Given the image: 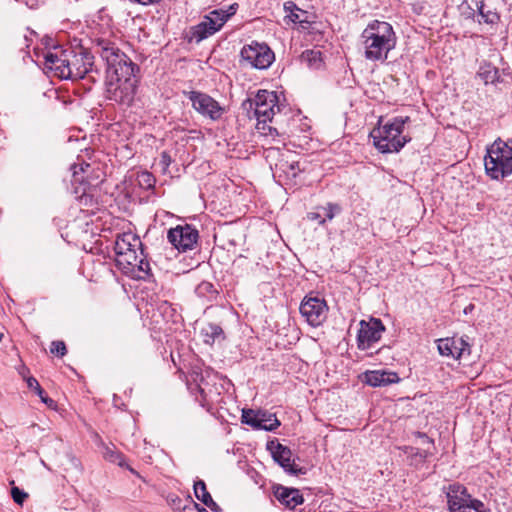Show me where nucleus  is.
I'll use <instances>...</instances> for the list:
<instances>
[{"label":"nucleus","instance_id":"12","mask_svg":"<svg viewBox=\"0 0 512 512\" xmlns=\"http://www.w3.org/2000/svg\"><path fill=\"white\" fill-rule=\"evenodd\" d=\"M242 60L256 69H267L274 61L273 51L266 45L252 43L246 45L241 50Z\"/></svg>","mask_w":512,"mask_h":512},{"label":"nucleus","instance_id":"1","mask_svg":"<svg viewBox=\"0 0 512 512\" xmlns=\"http://www.w3.org/2000/svg\"><path fill=\"white\" fill-rule=\"evenodd\" d=\"M94 49L107 65L105 81L107 99L121 105H131L138 85L135 74L137 66L109 39L96 38Z\"/></svg>","mask_w":512,"mask_h":512},{"label":"nucleus","instance_id":"36","mask_svg":"<svg viewBox=\"0 0 512 512\" xmlns=\"http://www.w3.org/2000/svg\"><path fill=\"white\" fill-rule=\"evenodd\" d=\"M306 14L304 11H294L292 13H289L286 15V18H288L293 23H303L306 22V20L301 18V15Z\"/></svg>","mask_w":512,"mask_h":512},{"label":"nucleus","instance_id":"6","mask_svg":"<svg viewBox=\"0 0 512 512\" xmlns=\"http://www.w3.org/2000/svg\"><path fill=\"white\" fill-rule=\"evenodd\" d=\"M444 491L449 512H490L482 501L473 498L459 483L449 484Z\"/></svg>","mask_w":512,"mask_h":512},{"label":"nucleus","instance_id":"30","mask_svg":"<svg viewBox=\"0 0 512 512\" xmlns=\"http://www.w3.org/2000/svg\"><path fill=\"white\" fill-rule=\"evenodd\" d=\"M452 344H453V341L450 340V338L439 339L438 344H437L439 353L442 356L452 357V354H453Z\"/></svg>","mask_w":512,"mask_h":512},{"label":"nucleus","instance_id":"18","mask_svg":"<svg viewBox=\"0 0 512 512\" xmlns=\"http://www.w3.org/2000/svg\"><path fill=\"white\" fill-rule=\"evenodd\" d=\"M275 498L289 509H294L304 501L298 489L278 485L274 488Z\"/></svg>","mask_w":512,"mask_h":512},{"label":"nucleus","instance_id":"24","mask_svg":"<svg viewBox=\"0 0 512 512\" xmlns=\"http://www.w3.org/2000/svg\"><path fill=\"white\" fill-rule=\"evenodd\" d=\"M102 446V454L107 461L115 463L121 467L125 465L124 456L119 451H117L114 446H108L105 445L104 443L102 444Z\"/></svg>","mask_w":512,"mask_h":512},{"label":"nucleus","instance_id":"22","mask_svg":"<svg viewBox=\"0 0 512 512\" xmlns=\"http://www.w3.org/2000/svg\"><path fill=\"white\" fill-rule=\"evenodd\" d=\"M201 334L203 336L204 342L206 344H213L216 340L220 338H224L222 328L213 323H209L204 326L201 330Z\"/></svg>","mask_w":512,"mask_h":512},{"label":"nucleus","instance_id":"40","mask_svg":"<svg viewBox=\"0 0 512 512\" xmlns=\"http://www.w3.org/2000/svg\"><path fill=\"white\" fill-rule=\"evenodd\" d=\"M161 162L165 165V166H169L170 163H171V157L169 156V154L167 152H163L161 154Z\"/></svg>","mask_w":512,"mask_h":512},{"label":"nucleus","instance_id":"14","mask_svg":"<svg viewBox=\"0 0 512 512\" xmlns=\"http://www.w3.org/2000/svg\"><path fill=\"white\" fill-rule=\"evenodd\" d=\"M167 238L178 251L185 252L195 247L199 233L195 227L189 224L177 225L168 231Z\"/></svg>","mask_w":512,"mask_h":512},{"label":"nucleus","instance_id":"26","mask_svg":"<svg viewBox=\"0 0 512 512\" xmlns=\"http://www.w3.org/2000/svg\"><path fill=\"white\" fill-rule=\"evenodd\" d=\"M321 55L319 50H306L302 53V60L306 61L310 67L319 69L322 63Z\"/></svg>","mask_w":512,"mask_h":512},{"label":"nucleus","instance_id":"2","mask_svg":"<svg viewBox=\"0 0 512 512\" xmlns=\"http://www.w3.org/2000/svg\"><path fill=\"white\" fill-rule=\"evenodd\" d=\"M360 40L366 60L385 62L396 46L397 37L390 23L374 20L363 30Z\"/></svg>","mask_w":512,"mask_h":512},{"label":"nucleus","instance_id":"16","mask_svg":"<svg viewBox=\"0 0 512 512\" xmlns=\"http://www.w3.org/2000/svg\"><path fill=\"white\" fill-rule=\"evenodd\" d=\"M45 67L54 71L55 76L61 79H67V69L69 64L68 48L63 49L60 46L53 47L52 50L44 54Z\"/></svg>","mask_w":512,"mask_h":512},{"label":"nucleus","instance_id":"27","mask_svg":"<svg viewBox=\"0 0 512 512\" xmlns=\"http://www.w3.org/2000/svg\"><path fill=\"white\" fill-rule=\"evenodd\" d=\"M318 210L321 211V214L323 218H326V221H331L336 215L341 213L342 208L339 204L327 203L325 206L318 207Z\"/></svg>","mask_w":512,"mask_h":512},{"label":"nucleus","instance_id":"21","mask_svg":"<svg viewBox=\"0 0 512 512\" xmlns=\"http://www.w3.org/2000/svg\"><path fill=\"white\" fill-rule=\"evenodd\" d=\"M452 344V358L461 359L462 357L469 356L471 354L470 344L462 337H451Z\"/></svg>","mask_w":512,"mask_h":512},{"label":"nucleus","instance_id":"28","mask_svg":"<svg viewBox=\"0 0 512 512\" xmlns=\"http://www.w3.org/2000/svg\"><path fill=\"white\" fill-rule=\"evenodd\" d=\"M195 293L202 298H212L216 294V290L212 283L203 281L197 285Z\"/></svg>","mask_w":512,"mask_h":512},{"label":"nucleus","instance_id":"8","mask_svg":"<svg viewBox=\"0 0 512 512\" xmlns=\"http://www.w3.org/2000/svg\"><path fill=\"white\" fill-rule=\"evenodd\" d=\"M236 8L231 5L228 10L216 9L205 15L200 23L191 28V40L197 43L219 31L228 19L234 15Z\"/></svg>","mask_w":512,"mask_h":512},{"label":"nucleus","instance_id":"43","mask_svg":"<svg viewBox=\"0 0 512 512\" xmlns=\"http://www.w3.org/2000/svg\"><path fill=\"white\" fill-rule=\"evenodd\" d=\"M195 507L198 509L199 512H208L205 508H200L198 504H195Z\"/></svg>","mask_w":512,"mask_h":512},{"label":"nucleus","instance_id":"37","mask_svg":"<svg viewBox=\"0 0 512 512\" xmlns=\"http://www.w3.org/2000/svg\"><path fill=\"white\" fill-rule=\"evenodd\" d=\"M307 217L310 220L318 221L319 225H324L326 223V218H323L320 210L308 213Z\"/></svg>","mask_w":512,"mask_h":512},{"label":"nucleus","instance_id":"23","mask_svg":"<svg viewBox=\"0 0 512 512\" xmlns=\"http://www.w3.org/2000/svg\"><path fill=\"white\" fill-rule=\"evenodd\" d=\"M479 77L484 81L485 84H493L499 81V70L496 67L486 64L480 67L478 72Z\"/></svg>","mask_w":512,"mask_h":512},{"label":"nucleus","instance_id":"11","mask_svg":"<svg viewBox=\"0 0 512 512\" xmlns=\"http://www.w3.org/2000/svg\"><path fill=\"white\" fill-rule=\"evenodd\" d=\"M188 99L192 103V107L203 117L210 120H219L225 112L218 101L210 95L200 91H190L187 93Z\"/></svg>","mask_w":512,"mask_h":512},{"label":"nucleus","instance_id":"44","mask_svg":"<svg viewBox=\"0 0 512 512\" xmlns=\"http://www.w3.org/2000/svg\"><path fill=\"white\" fill-rule=\"evenodd\" d=\"M80 170L81 171H84L85 170V167H83L82 165L80 166Z\"/></svg>","mask_w":512,"mask_h":512},{"label":"nucleus","instance_id":"25","mask_svg":"<svg viewBox=\"0 0 512 512\" xmlns=\"http://www.w3.org/2000/svg\"><path fill=\"white\" fill-rule=\"evenodd\" d=\"M27 385L30 389H33L35 391V393L40 397L43 403H45L49 407H52L55 404L54 400H52L46 395L45 391L42 389L36 378L29 377L27 379Z\"/></svg>","mask_w":512,"mask_h":512},{"label":"nucleus","instance_id":"9","mask_svg":"<svg viewBox=\"0 0 512 512\" xmlns=\"http://www.w3.org/2000/svg\"><path fill=\"white\" fill-rule=\"evenodd\" d=\"M328 310L325 299L312 293L303 298L299 307L301 316L312 327H318L325 322Z\"/></svg>","mask_w":512,"mask_h":512},{"label":"nucleus","instance_id":"10","mask_svg":"<svg viewBox=\"0 0 512 512\" xmlns=\"http://www.w3.org/2000/svg\"><path fill=\"white\" fill-rule=\"evenodd\" d=\"M68 58L67 79H83L92 71L94 57L87 50L68 48Z\"/></svg>","mask_w":512,"mask_h":512},{"label":"nucleus","instance_id":"7","mask_svg":"<svg viewBox=\"0 0 512 512\" xmlns=\"http://www.w3.org/2000/svg\"><path fill=\"white\" fill-rule=\"evenodd\" d=\"M243 109L253 110L257 122H271L276 113L281 111L279 97L276 92L259 90L254 99H247L242 104Z\"/></svg>","mask_w":512,"mask_h":512},{"label":"nucleus","instance_id":"38","mask_svg":"<svg viewBox=\"0 0 512 512\" xmlns=\"http://www.w3.org/2000/svg\"><path fill=\"white\" fill-rule=\"evenodd\" d=\"M284 9L285 11L289 14V13H292L294 11H301V9H299L296 4L292 1H288L284 4Z\"/></svg>","mask_w":512,"mask_h":512},{"label":"nucleus","instance_id":"32","mask_svg":"<svg viewBox=\"0 0 512 512\" xmlns=\"http://www.w3.org/2000/svg\"><path fill=\"white\" fill-rule=\"evenodd\" d=\"M281 169L288 175L296 177L298 172L301 171L299 162L293 161L291 163H281Z\"/></svg>","mask_w":512,"mask_h":512},{"label":"nucleus","instance_id":"29","mask_svg":"<svg viewBox=\"0 0 512 512\" xmlns=\"http://www.w3.org/2000/svg\"><path fill=\"white\" fill-rule=\"evenodd\" d=\"M194 493L198 500L203 504L207 503L208 498H211L210 493L207 491L206 484L203 480H197L194 483Z\"/></svg>","mask_w":512,"mask_h":512},{"label":"nucleus","instance_id":"33","mask_svg":"<svg viewBox=\"0 0 512 512\" xmlns=\"http://www.w3.org/2000/svg\"><path fill=\"white\" fill-rule=\"evenodd\" d=\"M139 183L145 188H151L154 186L155 178L149 172H143L139 176Z\"/></svg>","mask_w":512,"mask_h":512},{"label":"nucleus","instance_id":"41","mask_svg":"<svg viewBox=\"0 0 512 512\" xmlns=\"http://www.w3.org/2000/svg\"><path fill=\"white\" fill-rule=\"evenodd\" d=\"M475 306L473 304H469L464 308V314H469L474 310Z\"/></svg>","mask_w":512,"mask_h":512},{"label":"nucleus","instance_id":"19","mask_svg":"<svg viewBox=\"0 0 512 512\" xmlns=\"http://www.w3.org/2000/svg\"><path fill=\"white\" fill-rule=\"evenodd\" d=\"M398 381L399 377L395 372L376 370L364 373V382L372 387L386 386Z\"/></svg>","mask_w":512,"mask_h":512},{"label":"nucleus","instance_id":"17","mask_svg":"<svg viewBox=\"0 0 512 512\" xmlns=\"http://www.w3.org/2000/svg\"><path fill=\"white\" fill-rule=\"evenodd\" d=\"M268 449L272 453V457L287 473L291 475L305 474L304 468H298L292 461V451L290 448L280 444L274 443L273 441L268 443Z\"/></svg>","mask_w":512,"mask_h":512},{"label":"nucleus","instance_id":"20","mask_svg":"<svg viewBox=\"0 0 512 512\" xmlns=\"http://www.w3.org/2000/svg\"><path fill=\"white\" fill-rule=\"evenodd\" d=\"M472 4L475 6L479 16L481 17L479 22L483 21L488 24H493L499 20V15L491 9H487L483 0H472Z\"/></svg>","mask_w":512,"mask_h":512},{"label":"nucleus","instance_id":"39","mask_svg":"<svg viewBox=\"0 0 512 512\" xmlns=\"http://www.w3.org/2000/svg\"><path fill=\"white\" fill-rule=\"evenodd\" d=\"M207 507H209L213 512H220V507L218 504L211 498H208L207 503H204Z\"/></svg>","mask_w":512,"mask_h":512},{"label":"nucleus","instance_id":"31","mask_svg":"<svg viewBox=\"0 0 512 512\" xmlns=\"http://www.w3.org/2000/svg\"><path fill=\"white\" fill-rule=\"evenodd\" d=\"M268 121H264L263 123L257 122L256 129L265 137H272L278 135V131L276 128L267 124Z\"/></svg>","mask_w":512,"mask_h":512},{"label":"nucleus","instance_id":"34","mask_svg":"<svg viewBox=\"0 0 512 512\" xmlns=\"http://www.w3.org/2000/svg\"><path fill=\"white\" fill-rule=\"evenodd\" d=\"M11 495L15 503L22 505L25 499L28 497V494L18 487H13L11 489Z\"/></svg>","mask_w":512,"mask_h":512},{"label":"nucleus","instance_id":"4","mask_svg":"<svg viewBox=\"0 0 512 512\" xmlns=\"http://www.w3.org/2000/svg\"><path fill=\"white\" fill-rule=\"evenodd\" d=\"M409 121V117L397 116L374 128L370 136L373 139L375 147L381 153H393L400 151L410 140L403 134L404 125Z\"/></svg>","mask_w":512,"mask_h":512},{"label":"nucleus","instance_id":"15","mask_svg":"<svg viewBox=\"0 0 512 512\" xmlns=\"http://www.w3.org/2000/svg\"><path fill=\"white\" fill-rule=\"evenodd\" d=\"M241 419L256 430L273 431L280 426L276 415L264 410L243 409Z\"/></svg>","mask_w":512,"mask_h":512},{"label":"nucleus","instance_id":"35","mask_svg":"<svg viewBox=\"0 0 512 512\" xmlns=\"http://www.w3.org/2000/svg\"><path fill=\"white\" fill-rule=\"evenodd\" d=\"M50 351L53 354H57L59 356H64L67 352L65 343L62 341H53L51 343Z\"/></svg>","mask_w":512,"mask_h":512},{"label":"nucleus","instance_id":"13","mask_svg":"<svg viewBox=\"0 0 512 512\" xmlns=\"http://www.w3.org/2000/svg\"><path fill=\"white\" fill-rule=\"evenodd\" d=\"M359 325L357 346L360 350L372 348V346L381 339L385 331V326L378 318H370L369 321L362 320Z\"/></svg>","mask_w":512,"mask_h":512},{"label":"nucleus","instance_id":"42","mask_svg":"<svg viewBox=\"0 0 512 512\" xmlns=\"http://www.w3.org/2000/svg\"><path fill=\"white\" fill-rule=\"evenodd\" d=\"M419 436L424 438L428 443H433V441L430 440L425 434L419 433Z\"/></svg>","mask_w":512,"mask_h":512},{"label":"nucleus","instance_id":"3","mask_svg":"<svg viewBox=\"0 0 512 512\" xmlns=\"http://www.w3.org/2000/svg\"><path fill=\"white\" fill-rule=\"evenodd\" d=\"M116 264L126 274H147L149 262L145 259L140 238L131 233L117 236L115 241Z\"/></svg>","mask_w":512,"mask_h":512},{"label":"nucleus","instance_id":"5","mask_svg":"<svg viewBox=\"0 0 512 512\" xmlns=\"http://www.w3.org/2000/svg\"><path fill=\"white\" fill-rule=\"evenodd\" d=\"M485 171L492 179L500 180L512 174V138L495 140L488 148L484 159Z\"/></svg>","mask_w":512,"mask_h":512}]
</instances>
